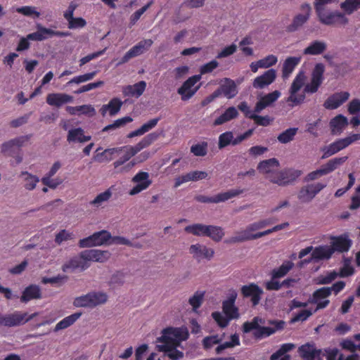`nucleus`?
<instances>
[{
    "label": "nucleus",
    "instance_id": "1",
    "mask_svg": "<svg viewBox=\"0 0 360 360\" xmlns=\"http://www.w3.org/2000/svg\"><path fill=\"white\" fill-rule=\"evenodd\" d=\"M157 342L160 343L156 346L159 352H168V356L177 360L180 352L176 347L180 345V328H167L162 331V335L157 338Z\"/></svg>",
    "mask_w": 360,
    "mask_h": 360
},
{
    "label": "nucleus",
    "instance_id": "2",
    "mask_svg": "<svg viewBox=\"0 0 360 360\" xmlns=\"http://www.w3.org/2000/svg\"><path fill=\"white\" fill-rule=\"evenodd\" d=\"M301 174L302 172L300 170L285 168L274 171L271 175L266 176V179L279 186H287L292 184Z\"/></svg>",
    "mask_w": 360,
    "mask_h": 360
},
{
    "label": "nucleus",
    "instance_id": "3",
    "mask_svg": "<svg viewBox=\"0 0 360 360\" xmlns=\"http://www.w3.org/2000/svg\"><path fill=\"white\" fill-rule=\"evenodd\" d=\"M108 300V295L103 292H91L86 295L76 297L73 305L76 307L93 308L97 305L104 304Z\"/></svg>",
    "mask_w": 360,
    "mask_h": 360
},
{
    "label": "nucleus",
    "instance_id": "4",
    "mask_svg": "<svg viewBox=\"0 0 360 360\" xmlns=\"http://www.w3.org/2000/svg\"><path fill=\"white\" fill-rule=\"evenodd\" d=\"M319 20L325 25H335L337 24L346 25L348 23V18L345 14L338 11L322 10L316 13Z\"/></svg>",
    "mask_w": 360,
    "mask_h": 360
},
{
    "label": "nucleus",
    "instance_id": "5",
    "mask_svg": "<svg viewBox=\"0 0 360 360\" xmlns=\"http://www.w3.org/2000/svg\"><path fill=\"white\" fill-rule=\"evenodd\" d=\"M31 135H24L8 140L1 146V153L5 156L14 157L30 139Z\"/></svg>",
    "mask_w": 360,
    "mask_h": 360
},
{
    "label": "nucleus",
    "instance_id": "6",
    "mask_svg": "<svg viewBox=\"0 0 360 360\" xmlns=\"http://www.w3.org/2000/svg\"><path fill=\"white\" fill-rule=\"evenodd\" d=\"M243 189H231L212 197L198 195L195 197V199L202 203H219L236 197L243 193Z\"/></svg>",
    "mask_w": 360,
    "mask_h": 360
},
{
    "label": "nucleus",
    "instance_id": "7",
    "mask_svg": "<svg viewBox=\"0 0 360 360\" xmlns=\"http://www.w3.org/2000/svg\"><path fill=\"white\" fill-rule=\"evenodd\" d=\"M84 250L79 255L72 257L62 266V270L64 272H73L76 270L83 271L89 267L90 263L88 259L84 257Z\"/></svg>",
    "mask_w": 360,
    "mask_h": 360
},
{
    "label": "nucleus",
    "instance_id": "8",
    "mask_svg": "<svg viewBox=\"0 0 360 360\" xmlns=\"http://www.w3.org/2000/svg\"><path fill=\"white\" fill-rule=\"evenodd\" d=\"M300 8L304 13L298 14L294 17L292 23L286 28L288 32H293L298 30L309 20L311 11L310 4L304 3L301 5Z\"/></svg>",
    "mask_w": 360,
    "mask_h": 360
},
{
    "label": "nucleus",
    "instance_id": "9",
    "mask_svg": "<svg viewBox=\"0 0 360 360\" xmlns=\"http://www.w3.org/2000/svg\"><path fill=\"white\" fill-rule=\"evenodd\" d=\"M201 79V75H195L189 77L181 85V100L190 99L200 89V85L195 84Z\"/></svg>",
    "mask_w": 360,
    "mask_h": 360
},
{
    "label": "nucleus",
    "instance_id": "10",
    "mask_svg": "<svg viewBox=\"0 0 360 360\" xmlns=\"http://www.w3.org/2000/svg\"><path fill=\"white\" fill-rule=\"evenodd\" d=\"M153 41L151 39H144L139 41L136 45L129 49L124 56L122 58L120 64L125 63L128 62L131 58L138 56L152 46Z\"/></svg>",
    "mask_w": 360,
    "mask_h": 360
},
{
    "label": "nucleus",
    "instance_id": "11",
    "mask_svg": "<svg viewBox=\"0 0 360 360\" xmlns=\"http://www.w3.org/2000/svg\"><path fill=\"white\" fill-rule=\"evenodd\" d=\"M298 353L300 357L304 360H317L321 358L320 356L322 353L321 349L315 347V343L313 342H307L298 347Z\"/></svg>",
    "mask_w": 360,
    "mask_h": 360
},
{
    "label": "nucleus",
    "instance_id": "12",
    "mask_svg": "<svg viewBox=\"0 0 360 360\" xmlns=\"http://www.w3.org/2000/svg\"><path fill=\"white\" fill-rule=\"evenodd\" d=\"M263 290L255 283L243 285L241 293L244 297H251L252 306L257 305L261 300V295L263 294Z\"/></svg>",
    "mask_w": 360,
    "mask_h": 360
},
{
    "label": "nucleus",
    "instance_id": "13",
    "mask_svg": "<svg viewBox=\"0 0 360 360\" xmlns=\"http://www.w3.org/2000/svg\"><path fill=\"white\" fill-rule=\"evenodd\" d=\"M352 240L349 238L347 234H343L339 236H332L330 242L331 250L338 252H346L349 251L351 245Z\"/></svg>",
    "mask_w": 360,
    "mask_h": 360
},
{
    "label": "nucleus",
    "instance_id": "14",
    "mask_svg": "<svg viewBox=\"0 0 360 360\" xmlns=\"http://www.w3.org/2000/svg\"><path fill=\"white\" fill-rule=\"evenodd\" d=\"M132 181L136 184V185L129 191V195H134L141 191L146 189L150 184L151 181L149 179V174L146 172H140L136 174Z\"/></svg>",
    "mask_w": 360,
    "mask_h": 360
},
{
    "label": "nucleus",
    "instance_id": "15",
    "mask_svg": "<svg viewBox=\"0 0 360 360\" xmlns=\"http://www.w3.org/2000/svg\"><path fill=\"white\" fill-rule=\"evenodd\" d=\"M276 78V71L274 69H269L254 79L252 86L255 89H262L272 84Z\"/></svg>",
    "mask_w": 360,
    "mask_h": 360
},
{
    "label": "nucleus",
    "instance_id": "16",
    "mask_svg": "<svg viewBox=\"0 0 360 360\" xmlns=\"http://www.w3.org/2000/svg\"><path fill=\"white\" fill-rule=\"evenodd\" d=\"M349 94L347 91L335 93L330 96L324 102L323 106L328 110H334L340 107L343 103L348 100Z\"/></svg>",
    "mask_w": 360,
    "mask_h": 360
},
{
    "label": "nucleus",
    "instance_id": "17",
    "mask_svg": "<svg viewBox=\"0 0 360 360\" xmlns=\"http://www.w3.org/2000/svg\"><path fill=\"white\" fill-rule=\"evenodd\" d=\"M219 91L220 96L224 95L227 98H233L238 94L236 84L233 80L229 78H224L219 83V86L217 89Z\"/></svg>",
    "mask_w": 360,
    "mask_h": 360
},
{
    "label": "nucleus",
    "instance_id": "18",
    "mask_svg": "<svg viewBox=\"0 0 360 360\" xmlns=\"http://www.w3.org/2000/svg\"><path fill=\"white\" fill-rule=\"evenodd\" d=\"M189 252L193 255V257L198 260H200L202 258L210 260L214 254L213 249L208 248L205 245L198 243L191 245L189 248Z\"/></svg>",
    "mask_w": 360,
    "mask_h": 360
},
{
    "label": "nucleus",
    "instance_id": "19",
    "mask_svg": "<svg viewBox=\"0 0 360 360\" xmlns=\"http://www.w3.org/2000/svg\"><path fill=\"white\" fill-rule=\"evenodd\" d=\"M26 316V313L22 314L18 311L13 314L2 316V319H0V324L8 327L19 326L26 323V321H25Z\"/></svg>",
    "mask_w": 360,
    "mask_h": 360
},
{
    "label": "nucleus",
    "instance_id": "20",
    "mask_svg": "<svg viewBox=\"0 0 360 360\" xmlns=\"http://www.w3.org/2000/svg\"><path fill=\"white\" fill-rule=\"evenodd\" d=\"M347 145L343 139H340L334 141L333 143L329 144L328 146H325L321 148V150L323 151V154L321 156V159H326L336 153L339 151L343 150L347 148Z\"/></svg>",
    "mask_w": 360,
    "mask_h": 360
},
{
    "label": "nucleus",
    "instance_id": "21",
    "mask_svg": "<svg viewBox=\"0 0 360 360\" xmlns=\"http://www.w3.org/2000/svg\"><path fill=\"white\" fill-rule=\"evenodd\" d=\"M84 257L90 262H104L107 261L110 257V253L107 250H100L96 249L84 250Z\"/></svg>",
    "mask_w": 360,
    "mask_h": 360
},
{
    "label": "nucleus",
    "instance_id": "22",
    "mask_svg": "<svg viewBox=\"0 0 360 360\" xmlns=\"http://www.w3.org/2000/svg\"><path fill=\"white\" fill-rule=\"evenodd\" d=\"M146 87V83L144 81H140L134 85H127L123 87L122 93L125 96H132L139 98L144 92Z\"/></svg>",
    "mask_w": 360,
    "mask_h": 360
},
{
    "label": "nucleus",
    "instance_id": "23",
    "mask_svg": "<svg viewBox=\"0 0 360 360\" xmlns=\"http://www.w3.org/2000/svg\"><path fill=\"white\" fill-rule=\"evenodd\" d=\"M73 97L66 94H50L46 97L49 105L60 107L62 105L72 102Z\"/></svg>",
    "mask_w": 360,
    "mask_h": 360
},
{
    "label": "nucleus",
    "instance_id": "24",
    "mask_svg": "<svg viewBox=\"0 0 360 360\" xmlns=\"http://www.w3.org/2000/svg\"><path fill=\"white\" fill-rule=\"evenodd\" d=\"M330 127L333 135H339L342 133L344 128L348 124L346 117L342 115H338L330 121Z\"/></svg>",
    "mask_w": 360,
    "mask_h": 360
},
{
    "label": "nucleus",
    "instance_id": "25",
    "mask_svg": "<svg viewBox=\"0 0 360 360\" xmlns=\"http://www.w3.org/2000/svg\"><path fill=\"white\" fill-rule=\"evenodd\" d=\"M348 159L347 156L335 158L329 160L326 164L321 166L322 174L327 175L335 171L338 167L345 163Z\"/></svg>",
    "mask_w": 360,
    "mask_h": 360
},
{
    "label": "nucleus",
    "instance_id": "26",
    "mask_svg": "<svg viewBox=\"0 0 360 360\" xmlns=\"http://www.w3.org/2000/svg\"><path fill=\"white\" fill-rule=\"evenodd\" d=\"M301 56H290L285 60L282 67V77L283 79H286L290 75L295 68L301 61Z\"/></svg>",
    "mask_w": 360,
    "mask_h": 360
},
{
    "label": "nucleus",
    "instance_id": "27",
    "mask_svg": "<svg viewBox=\"0 0 360 360\" xmlns=\"http://www.w3.org/2000/svg\"><path fill=\"white\" fill-rule=\"evenodd\" d=\"M91 139L90 136L84 135V131L80 127L70 129L67 136V141L69 143H85L90 141Z\"/></svg>",
    "mask_w": 360,
    "mask_h": 360
},
{
    "label": "nucleus",
    "instance_id": "28",
    "mask_svg": "<svg viewBox=\"0 0 360 360\" xmlns=\"http://www.w3.org/2000/svg\"><path fill=\"white\" fill-rule=\"evenodd\" d=\"M279 166V161L276 158H273L261 161L257 165V169L268 176L275 171L272 169L278 168Z\"/></svg>",
    "mask_w": 360,
    "mask_h": 360
},
{
    "label": "nucleus",
    "instance_id": "29",
    "mask_svg": "<svg viewBox=\"0 0 360 360\" xmlns=\"http://www.w3.org/2000/svg\"><path fill=\"white\" fill-rule=\"evenodd\" d=\"M41 297V294L39 287L36 285H30L22 292L20 301L22 302H27L33 299H39Z\"/></svg>",
    "mask_w": 360,
    "mask_h": 360
},
{
    "label": "nucleus",
    "instance_id": "30",
    "mask_svg": "<svg viewBox=\"0 0 360 360\" xmlns=\"http://www.w3.org/2000/svg\"><path fill=\"white\" fill-rule=\"evenodd\" d=\"M331 250L330 246L328 245L316 247L311 252L313 258L316 259V262H319L320 260L323 259H328L333 254V251Z\"/></svg>",
    "mask_w": 360,
    "mask_h": 360
},
{
    "label": "nucleus",
    "instance_id": "31",
    "mask_svg": "<svg viewBox=\"0 0 360 360\" xmlns=\"http://www.w3.org/2000/svg\"><path fill=\"white\" fill-rule=\"evenodd\" d=\"M238 115L237 109L232 106L228 108L219 117H218L214 122L213 125L217 126L223 124L236 117Z\"/></svg>",
    "mask_w": 360,
    "mask_h": 360
},
{
    "label": "nucleus",
    "instance_id": "32",
    "mask_svg": "<svg viewBox=\"0 0 360 360\" xmlns=\"http://www.w3.org/2000/svg\"><path fill=\"white\" fill-rule=\"evenodd\" d=\"M159 136V134L157 132H153L148 134L145 136L139 143H138L134 146H130L132 150V153H138L143 148H146L150 146L153 142H154Z\"/></svg>",
    "mask_w": 360,
    "mask_h": 360
},
{
    "label": "nucleus",
    "instance_id": "33",
    "mask_svg": "<svg viewBox=\"0 0 360 360\" xmlns=\"http://www.w3.org/2000/svg\"><path fill=\"white\" fill-rule=\"evenodd\" d=\"M159 136V134L157 132H153L148 134L145 136L139 143H138L134 146H130L132 150V153H138L143 148H146L150 146L153 142H154Z\"/></svg>",
    "mask_w": 360,
    "mask_h": 360
},
{
    "label": "nucleus",
    "instance_id": "34",
    "mask_svg": "<svg viewBox=\"0 0 360 360\" xmlns=\"http://www.w3.org/2000/svg\"><path fill=\"white\" fill-rule=\"evenodd\" d=\"M326 48L327 45L324 41L315 40L304 49L303 53L305 55H319L322 53Z\"/></svg>",
    "mask_w": 360,
    "mask_h": 360
},
{
    "label": "nucleus",
    "instance_id": "35",
    "mask_svg": "<svg viewBox=\"0 0 360 360\" xmlns=\"http://www.w3.org/2000/svg\"><path fill=\"white\" fill-rule=\"evenodd\" d=\"M294 266L291 261H285L278 268L274 269L271 271V278L277 279L285 276Z\"/></svg>",
    "mask_w": 360,
    "mask_h": 360
},
{
    "label": "nucleus",
    "instance_id": "36",
    "mask_svg": "<svg viewBox=\"0 0 360 360\" xmlns=\"http://www.w3.org/2000/svg\"><path fill=\"white\" fill-rule=\"evenodd\" d=\"M37 32L27 34V39L33 41H43L50 37V29L46 28L40 24L37 25Z\"/></svg>",
    "mask_w": 360,
    "mask_h": 360
},
{
    "label": "nucleus",
    "instance_id": "37",
    "mask_svg": "<svg viewBox=\"0 0 360 360\" xmlns=\"http://www.w3.org/2000/svg\"><path fill=\"white\" fill-rule=\"evenodd\" d=\"M208 176L207 172L205 171H192L184 175H181V184L188 181H198L207 179Z\"/></svg>",
    "mask_w": 360,
    "mask_h": 360
},
{
    "label": "nucleus",
    "instance_id": "38",
    "mask_svg": "<svg viewBox=\"0 0 360 360\" xmlns=\"http://www.w3.org/2000/svg\"><path fill=\"white\" fill-rule=\"evenodd\" d=\"M209 225L202 224H194L185 227L184 230L188 233L198 236H206Z\"/></svg>",
    "mask_w": 360,
    "mask_h": 360
},
{
    "label": "nucleus",
    "instance_id": "39",
    "mask_svg": "<svg viewBox=\"0 0 360 360\" xmlns=\"http://www.w3.org/2000/svg\"><path fill=\"white\" fill-rule=\"evenodd\" d=\"M81 315L82 313L78 312L65 317L56 324L54 331L58 332V330L65 329L72 326L81 316Z\"/></svg>",
    "mask_w": 360,
    "mask_h": 360
},
{
    "label": "nucleus",
    "instance_id": "40",
    "mask_svg": "<svg viewBox=\"0 0 360 360\" xmlns=\"http://www.w3.org/2000/svg\"><path fill=\"white\" fill-rule=\"evenodd\" d=\"M93 240L96 246H101L105 244H109L111 239V234L105 230L98 231L92 234Z\"/></svg>",
    "mask_w": 360,
    "mask_h": 360
},
{
    "label": "nucleus",
    "instance_id": "41",
    "mask_svg": "<svg viewBox=\"0 0 360 360\" xmlns=\"http://www.w3.org/2000/svg\"><path fill=\"white\" fill-rule=\"evenodd\" d=\"M330 295L329 287L321 288L313 292L312 296L309 298L308 302L310 304L317 303L318 301L326 298Z\"/></svg>",
    "mask_w": 360,
    "mask_h": 360
},
{
    "label": "nucleus",
    "instance_id": "42",
    "mask_svg": "<svg viewBox=\"0 0 360 360\" xmlns=\"http://www.w3.org/2000/svg\"><path fill=\"white\" fill-rule=\"evenodd\" d=\"M21 176H24V187L28 191L35 188L37 184L39 181L38 176L33 175L27 172H22Z\"/></svg>",
    "mask_w": 360,
    "mask_h": 360
},
{
    "label": "nucleus",
    "instance_id": "43",
    "mask_svg": "<svg viewBox=\"0 0 360 360\" xmlns=\"http://www.w3.org/2000/svg\"><path fill=\"white\" fill-rule=\"evenodd\" d=\"M297 198L302 202H309L315 198V195L309 185L307 184L300 188Z\"/></svg>",
    "mask_w": 360,
    "mask_h": 360
},
{
    "label": "nucleus",
    "instance_id": "44",
    "mask_svg": "<svg viewBox=\"0 0 360 360\" xmlns=\"http://www.w3.org/2000/svg\"><path fill=\"white\" fill-rule=\"evenodd\" d=\"M206 236L210 238L215 242H219L224 236V232L221 227L209 225Z\"/></svg>",
    "mask_w": 360,
    "mask_h": 360
},
{
    "label": "nucleus",
    "instance_id": "45",
    "mask_svg": "<svg viewBox=\"0 0 360 360\" xmlns=\"http://www.w3.org/2000/svg\"><path fill=\"white\" fill-rule=\"evenodd\" d=\"M297 130L298 128L297 127L288 128L281 133L278 136L277 139L281 143H288L293 140L294 136L297 132Z\"/></svg>",
    "mask_w": 360,
    "mask_h": 360
},
{
    "label": "nucleus",
    "instance_id": "46",
    "mask_svg": "<svg viewBox=\"0 0 360 360\" xmlns=\"http://www.w3.org/2000/svg\"><path fill=\"white\" fill-rule=\"evenodd\" d=\"M205 291H196L188 300V303L192 306V310L195 312L200 308L203 302Z\"/></svg>",
    "mask_w": 360,
    "mask_h": 360
},
{
    "label": "nucleus",
    "instance_id": "47",
    "mask_svg": "<svg viewBox=\"0 0 360 360\" xmlns=\"http://www.w3.org/2000/svg\"><path fill=\"white\" fill-rule=\"evenodd\" d=\"M305 78L304 71H300L297 75L291 84L289 90L290 94H296L297 93V91L302 87Z\"/></svg>",
    "mask_w": 360,
    "mask_h": 360
},
{
    "label": "nucleus",
    "instance_id": "48",
    "mask_svg": "<svg viewBox=\"0 0 360 360\" xmlns=\"http://www.w3.org/2000/svg\"><path fill=\"white\" fill-rule=\"evenodd\" d=\"M252 331H253L252 335L255 339H262L275 333V330L273 328L266 326H259L257 328H253Z\"/></svg>",
    "mask_w": 360,
    "mask_h": 360
},
{
    "label": "nucleus",
    "instance_id": "49",
    "mask_svg": "<svg viewBox=\"0 0 360 360\" xmlns=\"http://www.w3.org/2000/svg\"><path fill=\"white\" fill-rule=\"evenodd\" d=\"M340 8L350 15L360 8V0H345L340 4Z\"/></svg>",
    "mask_w": 360,
    "mask_h": 360
},
{
    "label": "nucleus",
    "instance_id": "50",
    "mask_svg": "<svg viewBox=\"0 0 360 360\" xmlns=\"http://www.w3.org/2000/svg\"><path fill=\"white\" fill-rule=\"evenodd\" d=\"M133 119L129 116H126L114 121L112 124H108L103 129V131H108L110 130H115L116 129L122 127L127 124L132 122Z\"/></svg>",
    "mask_w": 360,
    "mask_h": 360
},
{
    "label": "nucleus",
    "instance_id": "51",
    "mask_svg": "<svg viewBox=\"0 0 360 360\" xmlns=\"http://www.w3.org/2000/svg\"><path fill=\"white\" fill-rule=\"evenodd\" d=\"M82 109L86 110V111L84 112V115H89L90 116H93L96 113L94 108H93L91 105H82L75 107H66L67 112H68L70 115H75L78 112V111L82 110Z\"/></svg>",
    "mask_w": 360,
    "mask_h": 360
},
{
    "label": "nucleus",
    "instance_id": "52",
    "mask_svg": "<svg viewBox=\"0 0 360 360\" xmlns=\"http://www.w3.org/2000/svg\"><path fill=\"white\" fill-rule=\"evenodd\" d=\"M264 323L265 321L263 319L259 316H255L251 321H245L243 324V332L248 333L251 332L253 328H257V327L261 326L260 324H264Z\"/></svg>",
    "mask_w": 360,
    "mask_h": 360
},
{
    "label": "nucleus",
    "instance_id": "53",
    "mask_svg": "<svg viewBox=\"0 0 360 360\" xmlns=\"http://www.w3.org/2000/svg\"><path fill=\"white\" fill-rule=\"evenodd\" d=\"M126 279V274L122 271H116L114 273L109 281L108 283L112 287H118L122 285L125 283Z\"/></svg>",
    "mask_w": 360,
    "mask_h": 360
},
{
    "label": "nucleus",
    "instance_id": "54",
    "mask_svg": "<svg viewBox=\"0 0 360 360\" xmlns=\"http://www.w3.org/2000/svg\"><path fill=\"white\" fill-rule=\"evenodd\" d=\"M281 94L278 90H275L262 96L259 100L267 108L271 106L281 96Z\"/></svg>",
    "mask_w": 360,
    "mask_h": 360
},
{
    "label": "nucleus",
    "instance_id": "55",
    "mask_svg": "<svg viewBox=\"0 0 360 360\" xmlns=\"http://www.w3.org/2000/svg\"><path fill=\"white\" fill-rule=\"evenodd\" d=\"M324 71V65L323 63H317L312 71L311 80L321 84L323 80Z\"/></svg>",
    "mask_w": 360,
    "mask_h": 360
},
{
    "label": "nucleus",
    "instance_id": "56",
    "mask_svg": "<svg viewBox=\"0 0 360 360\" xmlns=\"http://www.w3.org/2000/svg\"><path fill=\"white\" fill-rule=\"evenodd\" d=\"M123 105V102L118 98H112L108 104H107V107L108 108L109 114L110 116H114L120 110L122 106Z\"/></svg>",
    "mask_w": 360,
    "mask_h": 360
},
{
    "label": "nucleus",
    "instance_id": "57",
    "mask_svg": "<svg viewBox=\"0 0 360 360\" xmlns=\"http://www.w3.org/2000/svg\"><path fill=\"white\" fill-rule=\"evenodd\" d=\"M233 134L232 131H226L220 134L219 137L218 148L219 149L224 148L229 145H232Z\"/></svg>",
    "mask_w": 360,
    "mask_h": 360
},
{
    "label": "nucleus",
    "instance_id": "58",
    "mask_svg": "<svg viewBox=\"0 0 360 360\" xmlns=\"http://www.w3.org/2000/svg\"><path fill=\"white\" fill-rule=\"evenodd\" d=\"M122 150V148H108L102 153H98L95 157V160L98 162H103V160L109 161L112 160V155L118 151Z\"/></svg>",
    "mask_w": 360,
    "mask_h": 360
},
{
    "label": "nucleus",
    "instance_id": "59",
    "mask_svg": "<svg viewBox=\"0 0 360 360\" xmlns=\"http://www.w3.org/2000/svg\"><path fill=\"white\" fill-rule=\"evenodd\" d=\"M191 152L195 156L203 157L207 153V143L202 142L200 143L194 144L191 147Z\"/></svg>",
    "mask_w": 360,
    "mask_h": 360
},
{
    "label": "nucleus",
    "instance_id": "60",
    "mask_svg": "<svg viewBox=\"0 0 360 360\" xmlns=\"http://www.w3.org/2000/svg\"><path fill=\"white\" fill-rule=\"evenodd\" d=\"M112 195V193L110 190H107L100 194H98L93 200L90 202V204L96 207L100 206L103 202L108 200Z\"/></svg>",
    "mask_w": 360,
    "mask_h": 360
},
{
    "label": "nucleus",
    "instance_id": "61",
    "mask_svg": "<svg viewBox=\"0 0 360 360\" xmlns=\"http://www.w3.org/2000/svg\"><path fill=\"white\" fill-rule=\"evenodd\" d=\"M96 71H94L91 72L86 73L82 75L75 77L68 82V84L69 85L71 84H80L82 82H86L87 81L92 79L96 76Z\"/></svg>",
    "mask_w": 360,
    "mask_h": 360
},
{
    "label": "nucleus",
    "instance_id": "62",
    "mask_svg": "<svg viewBox=\"0 0 360 360\" xmlns=\"http://www.w3.org/2000/svg\"><path fill=\"white\" fill-rule=\"evenodd\" d=\"M252 231L249 230V226L247 227L246 230L241 232L238 235L232 237L231 242L233 243H243L247 240H252V233H250Z\"/></svg>",
    "mask_w": 360,
    "mask_h": 360
},
{
    "label": "nucleus",
    "instance_id": "63",
    "mask_svg": "<svg viewBox=\"0 0 360 360\" xmlns=\"http://www.w3.org/2000/svg\"><path fill=\"white\" fill-rule=\"evenodd\" d=\"M222 309L226 316H227L230 321L232 319H237L240 316L238 309L235 306V304H233V306H228L226 309L222 304Z\"/></svg>",
    "mask_w": 360,
    "mask_h": 360
},
{
    "label": "nucleus",
    "instance_id": "64",
    "mask_svg": "<svg viewBox=\"0 0 360 360\" xmlns=\"http://www.w3.org/2000/svg\"><path fill=\"white\" fill-rule=\"evenodd\" d=\"M212 316L220 328H225L229 325L230 320L227 316L224 317L219 311L212 312Z\"/></svg>",
    "mask_w": 360,
    "mask_h": 360
}]
</instances>
